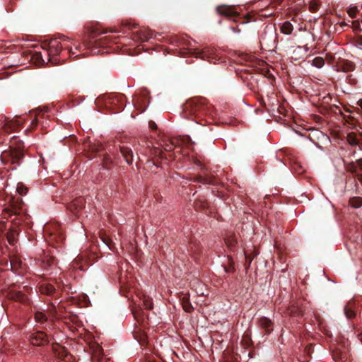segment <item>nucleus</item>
Here are the masks:
<instances>
[{
  "instance_id": "2eb2a0df",
  "label": "nucleus",
  "mask_w": 362,
  "mask_h": 362,
  "mask_svg": "<svg viewBox=\"0 0 362 362\" xmlns=\"http://www.w3.org/2000/svg\"><path fill=\"white\" fill-rule=\"evenodd\" d=\"M358 165L362 169V159L358 160Z\"/></svg>"
},
{
  "instance_id": "ddd939ff",
  "label": "nucleus",
  "mask_w": 362,
  "mask_h": 362,
  "mask_svg": "<svg viewBox=\"0 0 362 362\" xmlns=\"http://www.w3.org/2000/svg\"><path fill=\"white\" fill-rule=\"evenodd\" d=\"M144 306L146 308L151 309L152 308V303L149 300H146L144 302Z\"/></svg>"
},
{
  "instance_id": "423d86ee",
  "label": "nucleus",
  "mask_w": 362,
  "mask_h": 362,
  "mask_svg": "<svg viewBox=\"0 0 362 362\" xmlns=\"http://www.w3.org/2000/svg\"><path fill=\"white\" fill-rule=\"evenodd\" d=\"M35 319L37 322H44L47 320V315L44 311H37L35 314Z\"/></svg>"
},
{
  "instance_id": "6e6552de",
  "label": "nucleus",
  "mask_w": 362,
  "mask_h": 362,
  "mask_svg": "<svg viewBox=\"0 0 362 362\" xmlns=\"http://www.w3.org/2000/svg\"><path fill=\"white\" fill-rule=\"evenodd\" d=\"M347 141L351 146H356L358 144L357 139L354 134H349L347 136Z\"/></svg>"
},
{
  "instance_id": "f8f14e48",
  "label": "nucleus",
  "mask_w": 362,
  "mask_h": 362,
  "mask_svg": "<svg viewBox=\"0 0 362 362\" xmlns=\"http://www.w3.org/2000/svg\"><path fill=\"white\" fill-rule=\"evenodd\" d=\"M54 288L52 286H47L45 289H43L42 291L45 292L47 294H51L54 291Z\"/></svg>"
},
{
  "instance_id": "dca6fc26",
  "label": "nucleus",
  "mask_w": 362,
  "mask_h": 362,
  "mask_svg": "<svg viewBox=\"0 0 362 362\" xmlns=\"http://www.w3.org/2000/svg\"><path fill=\"white\" fill-rule=\"evenodd\" d=\"M358 179L361 182H362V173L358 175Z\"/></svg>"
},
{
  "instance_id": "f03ea898",
  "label": "nucleus",
  "mask_w": 362,
  "mask_h": 362,
  "mask_svg": "<svg viewBox=\"0 0 362 362\" xmlns=\"http://www.w3.org/2000/svg\"><path fill=\"white\" fill-rule=\"evenodd\" d=\"M62 45L57 40H51L48 45L49 55H57L59 54Z\"/></svg>"
},
{
  "instance_id": "0eeeda50",
  "label": "nucleus",
  "mask_w": 362,
  "mask_h": 362,
  "mask_svg": "<svg viewBox=\"0 0 362 362\" xmlns=\"http://www.w3.org/2000/svg\"><path fill=\"white\" fill-rule=\"evenodd\" d=\"M312 64H313L314 66H315V67H317V68L320 69V68H322V67L324 66V64H325V61H324V59H323L322 58H321V57H316V58H315V59L313 60V63H312Z\"/></svg>"
},
{
  "instance_id": "6ab92c4d",
  "label": "nucleus",
  "mask_w": 362,
  "mask_h": 362,
  "mask_svg": "<svg viewBox=\"0 0 362 362\" xmlns=\"http://www.w3.org/2000/svg\"><path fill=\"white\" fill-rule=\"evenodd\" d=\"M360 106L362 107V100L360 101Z\"/></svg>"
},
{
  "instance_id": "4468645a",
  "label": "nucleus",
  "mask_w": 362,
  "mask_h": 362,
  "mask_svg": "<svg viewBox=\"0 0 362 362\" xmlns=\"http://www.w3.org/2000/svg\"><path fill=\"white\" fill-rule=\"evenodd\" d=\"M351 204L352 206L354 208H358L361 205V204L355 205L354 204V201H351Z\"/></svg>"
},
{
  "instance_id": "1a4fd4ad",
  "label": "nucleus",
  "mask_w": 362,
  "mask_h": 362,
  "mask_svg": "<svg viewBox=\"0 0 362 362\" xmlns=\"http://www.w3.org/2000/svg\"><path fill=\"white\" fill-rule=\"evenodd\" d=\"M11 153L13 158L16 160H19L23 156V153H22L21 151H20V150H13L11 151Z\"/></svg>"
},
{
  "instance_id": "a211bd4d",
  "label": "nucleus",
  "mask_w": 362,
  "mask_h": 362,
  "mask_svg": "<svg viewBox=\"0 0 362 362\" xmlns=\"http://www.w3.org/2000/svg\"><path fill=\"white\" fill-rule=\"evenodd\" d=\"M40 58H41L42 61L43 62H45V60L44 59H42V57L41 54H40Z\"/></svg>"
},
{
  "instance_id": "9d476101",
  "label": "nucleus",
  "mask_w": 362,
  "mask_h": 362,
  "mask_svg": "<svg viewBox=\"0 0 362 362\" xmlns=\"http://www.w3.org/2000/svg\"><path fill=\"white\" fill-rule=\"evenodd\" d=\"M17 191L21 194H25L28 192V189L23 184H18L17 186Z\"/></svg>"
},
{
  "instance_id": "f3484780",
  "label": "nucleus",
  "mask_w": 362,
  "mask_h": 362,
  "mask_svg": "<svg viewBox=\"0 0 362 362\" xmlns=\"http://www.w3.org/2000/svg\"><path fill=\"white\" fill-rule=\"evenodd\" d=\"M358 45V46L362 47V40H360Z\"/></svg>"
},
{
  "instance_id": "39448f33",
  "label": "nucleus",
  "mask_w": 362,
  "mask_h": 362,
  "mask_svg": "<svg viewBox=\"0 0 362 362\" xmlns=\"http://www.w3.org/2000/svg\"><path fill=\"white\" fill-rule=\"evenodd\" d=\"M293 27L292 24L288 21L284 22L281 27V32L286 35L291 34V32L293 31Z\"/></svg>"
},
{
  "instance_id": "20e7f679",
  "label": "nucleus",
  "mask_w": 362,
  "mask_h": 362,
  "mask_svg": "<svg viewBox=\"0 0 362 362\" xmlns=\"http://www.w3.org/2000/svg\"><path fill=\"white\" fill-rule=\"evenodd\" d=\"M121 153H122L124 158L125 159V161L127 162V164L132 163V156H133L132 151L128 147L123 146L121 148Z\"/></svg>"
},
{
  "instance_id": "9b49d317",
  "label": "nucleus",
  "mask_w": 362,
  "mask_h": 362,
  "mask_svg": "<svg viewBox=\"0 0 362 362\" xmlns=\"http://www.w3.org/2000/svg\"><path fill=\"white\" fill-rule=\"evenodd\" d=\"M356 12H357V8L356 7L350 8L348 10V13H349V16H351L352 18L356 16Z\"/></svg>"
},
{
  "instance_id": "f257e3e1",
  "label": "nucleus",
  "mask_w": 362,
  "mask_h": 362,
  "mask_svg": "<svg viewBox=\"0 0 362 362\" xmlns=\"http://www.w3.org/2000/svg\"><path fill=\"white\" fill-rule=\"evenodd\" d=\"M30 341L35 346H40L46 343L48 341V338L44 332H37L30 336Z\"/></svg>"
},
{
  "instance_id": "7ed1b4c3",
  "label": "nucleus",
  "mask_w": 362,
  "mask_h": 362,
  "mask_svg": "<svg viewBox=\"0 0 362 362\" xmlns=\"http://www.w3.org/2000/svg\"><path fill=\"white\" fill-rule=\"evenodd\" d=\"M216 11L221 15L226 16H232L235 14V11L234 8L229 6H218Z\"/></svg>"
}]
</instances>
